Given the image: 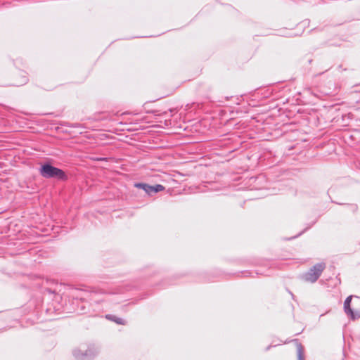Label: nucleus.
Returning a JSON list of instances; mask_svg holds the SVG:
<instances>
[{"label": "nucleus", "mask_w": 360, "mask_h": 360, "mask_svg": "<svg viewBox=\"0 0 360 360\" xmlns=\"http://www.w3.org/2000/svg\"><path fill=\"white\" fill-rule=\"evenodd\" d=\"M242 101V95H229L226 94L217 100H211V102L218 103V105H239Z\"/></svg>", "instance_id": "39448f33"}, {"label": "nucleus", "mask_w": 360, "mask_h": 360, "mask_svg": "<svg viewBox=\"0 0 360 360\" xmlns=\"http://www.w3.org/2000/svg\"><path fill=\"white\" fill-rule=\"evenodd\" d=\"M151 294L149 293V292H143V293H141L139 297L138 298L135 300V302H134V304H136L140 300H145L146 298H148Z\"/></svg>", "instance_id": "ddd939ff"}, {"label": "nucleus", "mask_w": 360, "mask_h": 360, "mask_svg": "<svg viewBox=\"0 0 360 360\" xmlns=\"http://www.w3.org/2000/svg\"><path fill=\"white\" fill-rule=\"evenodd\" d=\"M296 347H297V359L298 360H305L304 359V348L303 345L298 342L297 340H295Z\"/></svg>", "instance_id": "9d476101"}, {"label": "nucleus", "mask_w": 360, "mask_h": 360, "mask_svg": "<svg viewBox=\"0 0 360 360\" xmlns=\"http://www.w3.org/2000/svg\"><path fill=\"white\" fill-rule=\"evenodd\" d=\"M144 288V286L140 283L139 282L130 283L120 285L109 289L108 291H104L99 288H94L89 293L84 292L82 291V293L87 295L85 297L84 295L77 296V300H79L80 303H78V305H80V311L83 314L90 313L91 309H92L93 311H99V304L103 301L102 300L96 299L94 297L96 294H107L112 296H115V298H112L110 300L114 304H120L123 302L125 300H127L123 297V295L125 292L132 291V290H141Z\"/></svg>", "instance_id": "f257e3e1"}, {"label": "nucleus", "mask_w": 360, "mask_h": 360, "mask_svg": "<svg viewBox=\"0 0 360 360\" xmlns=\"http://www.w3.org/2000/svg\"><path fill=\"white\" fill-rule=\"evenodd\" d=\"M97 160H100V161H103V160H106L107 158H98Z\"/></svg>", "instance_id": "a211bd4d"}, {"label": "nucleus", "mask_w": 360, "mask_h": 360, "mask_svg": "<svg viewBox=\"0 0 360 360\" xmlns=\"http://www.w3.org/2000/svg\"><path fill=\"white\" fill-rule=\"evenodd\" d=\"M105 319L110 321L115 322V323H117L118 325L124 326L127 324V321L124 319H123L120 317H117L113 314H106Z\"/></svg>", "instance_id": "6e6552de"}, {"label": "nucleus", "mask_w": 360, "mask_h": 360, "mask_svg": "<svg viewBox=\"0 0 360 360\" xmlns=\"http://www.w3.org/2000/svg\"><path fill=\"white\" fill-rule=\"evenodd\" d=\"M275 347V345H270L267 346V347L265 348V352L269 351L271 348H272V347Z\"/></svg>", "instance_id": "f3484780"}, {"label": "nucleus", "mask_w": 360, "mask_h": 360, "mask_svg": "<svg viewBox=\"0 0 360 360\" xmlns=\"http://www.w3.org/2000/svg\"><path fill=\"white\" fill-rule=\"evenodd\" d=\"M60 125L71 127V128L82 127V124L79 123H70L68 122H61Z\"/></svg>", "instance_id": "f8f14e48"}, {"label": "nucleus", "mask_w": 360, "mask_h": 360, "mask_svg": "<svg viewBox=\"0 0 360 360\" xmlns=\"http://www.w3.org/2000/svg\"><path fill=\"white\" fill-rule=\"evenodd\" d=\"M39 172L45 179H56L60 181L68 180V174L63 169L53 166L50 161L41 163Z\"/></svg>", "instance_id": "7ed1b4c3"}, {"label": "nucleus", "mask_w": 360, "mask_h": 360, "mask_svg": "<svg viewBox=\"0 0 360 360\" xmlns=\"http://www.w3.org/2000/svg\"><path fill=\"white\" fill-rule=\"evenodd\" d=\"M353 295L348 296L344 302V311L348 317L352 321L360 318V309L354 310L351 307V302Z\"/></svg>", "instance_id": "0eeeda50"}, {"label": "nucleus", "mask_w": 360, "mask_h": 360, "mask_svg": "<svg viewBox=\"0 0 360 360\" xmlns=\"http://www.w3.org/2000/svg\"><path fill=\"white\" fill-rule=\"evenodd\" d=\"M251 272L249 271H243L241 272H240V276L241 277H248V276H251Z\"/></svg>", "instance_id": "2eb2a0df"}, {"label": "nucleus", "mask_w": 360, "mask_h": 360, "mask_svg": "<svg viewBox=\"0 0 360 360\" xmlns=\"http://www.w3.org/2000/svg\"><path fill=\"white\" fill-rule=\"evenodd\" d=\"M134 187L139 189H142L148 195H152L154 193H158L165 189V186L161 184L150 185L143 182L135 183Z\"/></svg>", "instance_id": "423d86ee"}, {"label": "nucleus", "mask_w": 360, "mask_h": 360, "mask_svg": "<svg viewBox=\"0 0 360 360\" xmlns=\"http://www.w3.org/2000/svg\"><path fill=\"white\" fill-rule=\"evenodd\" d=\"M324 262H319L314 264L307 272L302 275V278L307 282L315 283L321 276L326 269Z\"/></svg>", "instance_id": "20e7f679"}, {"label": "nucleus", "mask_w": 360, "mask_h": 360, "mask_svg": "<svg viewBox=\"0 0 360 360\" xmlns=\"http://www.w3.org/2000/svg\"><path fill=\"white\" fill-rule=\"evenodd\" d=\"M331 202L332 203H335V204H338V205H345L347 209L352 212L353 214H356L358 211V205L355 203H342V202H336L335 200H331Z\"/></svg>", "instance_id": "1a4fd4ad"}, {"label": "nucleus", "mask_w": 360, "mask_h": 360, "mask_svg": "<svg viewBox=\"0 0 360 360\" xmlns=\"http://www.w3.org/2000/svg\"><path fill=\"white\" fill-rule=\"evenodd\" d=\"M318 221V218L315 219L311 223L307 225V226L301 232H300L297 235L293 236V237H291L288 240H291V239H293V238H296L299 236H300L302 233H304L305 231H307V230H309L311 227H312Z\"/></svg>", "instance_id": "9b49d317"}, {"label": "nucleus", "mask_w": 360, "mask_h": 360, "mask_svg": "<svg viewBox=\"0 0 360 360\" xmlns=\"http://www.w3.org/2000/svg\"><path fill=\"white\" fill-rule=\"evenodd\" d=\"M45 292H47L49 294H55L56 293V290H53L51 288H46L45 289Z\"/></svg>", "instance_id": "dca6fc26"}, {"label": "nucleus", "mask_w": 360, "mask_h": 360, "mask_svg": "<svg viewBox=\"0 0 360 360\" xmlns=\"http://www.w3.org/2000/svg\"><path fill=\"white\" fill-rule=\"evenodd\" d=\"M100 352V347L95 343L82 344L73 349L72 355L76 360H93Z\"/></svg>", "instance_id": "f03ea898"}, {"label": "nucleus", "mask_w": 360, "mask_h": 360, "mask_svg": "<svg viewBox=\"0 0 360 360\" xmlns=\"http://www.w3.org/2000/svg\"><path fill=\"white\" fill-rule=\"evenodd\" d=\"M359 111L356 112V113L350 112L349 114V117H351L352 119L355 120L356 121L360 122V115H359Z\"/></svg>", "instance_id": "4468645a"}, {"label": "nucleus", "mask_w": 360, "mask_h": 360, "mask_svg": "<svg viewBox=\"0 0 360 360\" xmlns=\"http://www.w3.org/2000/svg\"><path fill=\"white\" fill-rule=\"evenodd\" d=\"M290 293L291 294L292 298H294V295L291 292H290Z\"/></svg>", "instance_id": "6ab92c4d"}]
</instances>
